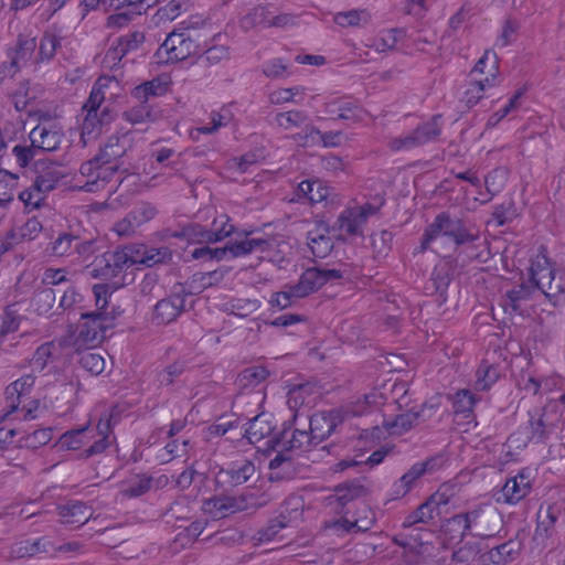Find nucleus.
Returning <instances> with one entry per match:
<instances>
[{
  "label": "nucleus",
  "mask_w": 565,
  "mask_h": 565,
  "mask_svg": "<svg viewBox=\"0 0 565 565\" xmlns=\"http://www.w3.org/2000/svg\"><path fill=\"white\" fill-rule=\"evenodd\" d=\"M61 163L54 160H36L34 170L38 173L33 184L20 192L19 199L25 206L39 209L45 200L46 193L53 191L65 173L57 168Z\"/></svg>",
  "instance_id": "nucleus-1"
},
{
  "label": "nucleus",
  "mask_w": 565,
  "mask_h": 565,
  "mask_svg": "<svg viewBox=\"0 0 565 565\" xmlns=\"http://www.w3.org/2000/svg\"><path fill=\"white\" fill-rule=\"evenodd\" d=\"M102 303H96L97 311L81 313L82 322L72 342L76 351L97 345L106 338V332L114 328L115 316L106 312V308L100 309Z\"/></svg>",
  "instance_id": "nucleus-2"
},
{
  "label": "nucleus",
  "mask_w": 565,
  "mask_h": 565,
  "mask_svg": "<svg viewBox=\"0 0 565 565\" xmlns=\"http://www.w3.org/2000/svg\"><path fill=\"white\" fill-rule=\"evenodd\" d=\"M200 44L191 36L188 29H175L170 32L152 56L153 63L166 65L183 61L200 54Z\"/></svg>",
  "instance_id": "nucleus-3"
},
{
  "label": "nucleus",
  "mask_w": 565,
  "mask_h": 565,
  "mask_svg": "<svg viewBox=\"0 0 565 565\" xmlns=\"http://www.w3.org/2000/svg\"><path fill=\"white\" fill-rule=\"evenodd\" d=\"M441 115H434L428 121L418 125L412 132L392 139L388 147L393 151L409 150L436 140L441 128L438 120Z\"/></svg>",
  "instance_id": "nucleus-4"
},
{
  "label": "nucleus",
  "mask_w": 565,
  "mask_h": 565,
  "mask_svg": "<svg viewBox=\"0 0 565 565\" xmlns=\"http://www.w3.org/2000/svg\"><path fill=\"white\" fill-rule=\"evenodd\" d=\"M190 288H192L191 285ZM192 294L194 292L191 289L188 290L184 285H175L169 297L156 303L152 320L157 324H168L174 321L184 310L185 297Z\"/></svg>",
  "instance_id": "nucleus-5"
},
{
  "label": "nucleus",
  "mask_w": 565,
  "mask_h": 565,
  "mask_svg": "<svg viewBox=\"0 0 565 565\" xmlns=\"http://www.w3.org/2000/svg\"><path fill=\"white\" fill-rule=\"evenodd\" d=\"M343 274L339 269H324L319 267L307 268L294 287V295L296 299L305 298L323 287L327 282L339 280Z\"/></svg>",
  "instance_id": "nucleus-6"
},
{
  "label": "nucleus",
  "mask_w": 565,
  "mask_h": 565,
  "mask_svg": "<svg viewBox=\"0 0 565 565\" xmlns=\"http://www.w3.org/2000/svg\"><path fill=\"white\" fill-rule=\"evenodd\" d=\"M532 280L539 290L554 305L565 301V273L555 268H543L532 273Z\"/></svg>",
  "instance_id": "nucleus-7"
},
{
  "label": "nucleus",
  "mask_w": 565,
  "mask_h": 565,
  "mask_svg": "<svg viewBox=\"0 0 565 565\" xmlns=\"http://www.w3.org/2000/svg\"><path fill=\"white\" fill-rule=\"evenodd\" d=\"M291 428L292 422H285L281 431L267 440V450H276L280 444H284V450L305 452L317 446L309 430L292 429L291 436L287 438V433Z\"/></svg>",
  "instance_id": "nucleus-8"
},
{
  "label": "nucleus",
  "mask_w": 565,
  "mask_h": 565,
  "mask_svg": "<svg viewBox=\"0 0 565 565\" xmlns=\"http://www.w3.org/2000/svg\"><path fill=\"white\" fill-rule=\"evenodd\" d=\"M256 497L254 493H243L241 495H214L210 498L205 505L214 518L222 519L236 512L255 508Z\"/></svg>",
  "instance_id": "nucleus-9"
},
{
  "label": "nucleus",
  "mask_w": 565,
  "mask_h": 565,
  "mask_svg": "<svg viewBox=\"0 0 565 565\" xmlns=\"http://www.w3.org/2000/svg\"><path fill=\"white\" fill-rule=\"evenodd\" d=\"M224 217V221L215 218L211 228L199 223L188 224V242L192 244H214L231 236L235 232V227L228 224L227 216Z\"/></svg>",
  "instance_id": "nucleus-10"
},
{
  "label": "nucleus",
  "mask_w": 565,
  "mask_h": 565,
  "mask_svg": "<svg viewBox=\"0 0 565 565\" xmlns=\"http://www.w3.org/2000/svg\"><path fill=\"white\" fill-rule=\"evenodd\" d=\"M36 45L35 36H28L20 33L17 38L15 45L7 50L9 62H2L3 67L9 70L11 74L19 73L22 66L33 56Z\"/></svg>",
  "instance_id": "nucleus-11"
},
{
  "label": "nucleus",
  "mask_w": 565,
  "mask_h": 565,
  "mask_svg": "<svg viewBox=\"0 0 565 565\" xmlns=\"http://www.w3.org/2000/svg\"><path fill=\"white\" fill-rule=\"evenodd\" d=\"M343 422L340 411L316 413L310 417L309 431L317 446L330 437Z\"/></svg>",
  "instance_id": "nucleus-12"
},
{
  "label": "nucleus",
  "mask_w": 565,
  "mask_h": 565,
  "mask_svg": "<svg viewBox=\"0 0 565 565\" xmlns=\"http://www.w3.org/2000/svg\"><path fill=\"white\" fill-rule=\"evenodd\" d=\"M562 515V509L557 504H541L537 511L536 529L533 540L537 544L545 542L555 533V525Z\"/></svg>",
  "instance_id": "nucleus-13"
},
{
  "label": "nucleus",
  "mask_w": 565,
  "mask_h": 565,
  "mask_svg": "<svg viewBox=\"0 0 565 565\" xmlns=\"http://www.w3.org/2000/svg\"><path fill=\"white\" fill-rule=\"evenodd\" d=\"M256 472L255 465L249 459H239L222 467L217 478L230 487H237L246 483Z\"/></svg>",
  "instance_id": "nucleus-14"
},
{
  "label": "nucleus",
  "mask_w": 565,
  "mask_h": 565,
  "mask_svg": "<svg viewBox=\"0 0 565 565\" xmlns=\"http://www.w3.org/2000/svg\"><path fill=\"white\" fill-rule=\"evenodd\" d=\"M110 78H98L89 93L88 99L83 106V109L87 111L86 117L84 119L83 129L88 134L93 132L95 129V119H97V111L100 108L102 103L105 99L104 88L107 87L108 83H110Z\"/></svg>",
  "instance_id": "nucleus-15"
},
{
  "label": "nucleus",
  "mask_w": 565,
  "mask_h": 565,
  "mask_svg": "<svg viewBox=\"0 0 565 565\" xmlns=\"http://www.w3.org/2000/svg\"><path fill=\"white\" fill-rule=\"evenodd\" d=\"M521 550V543L509 540L488 552L479 555L480 565H505L516 558Z\"/></svg>",
  "instance_id": "nucleus-16"
},
{
  "label": "nucleus",
  "mask_w": 565,
  "mask_h": 565,
  "mask_svg": "<svg viewBox=\"0 0 565 565\" xmlns=\"http://www.w3.org/2000/svg\"><path fill=\"white\" fill-rule=\"evenodd\" d=\"M92 507L83 501L71 500L65 504L57 507V514L63 524L78 527L88 522L93 515Z\"/></svg>",
  "instance_id": "nucleus-17"
},
{
  "label": "nucleus",
  "mask_w": 565,
  "mask_h": 565,
  "mask_svg": "<svg viewBox=\"0 0 565 565\" xmlns=\"http://www.w3.org/2000/svg\"><path fill=\"white\" fill-rule=\"evenodd\" d=\"M334 492L339 504L345 507L349 502L365 498L371 493L370 481L366 477L355 478L338 484Z\"/></svg>",
  "instance_id": "nucleus-18"
},
{
  "label": "nucleus",
  "mask_w": 565,
  "mask_h": 565,
  "mask_svg": "<svg viewBox=\"0 0 565 565\" xmlns=\"http://www.w3.org/2000/svg\"><path fill=\"white\" fill-rule=\"evenodd\" d=\"M29 137L38 151L52 152L60 148L64 134L60 129L39 125L32 129Z\"/></svg>",
  "instance_id": "nucleus-19"
},
{
  "label": "nucleus",
  "mask_w": 565,
  "mask_h": 565,
  "mask_svg": "<svg viewBox=\"0 0 565 565\" xmlns=\"http://www.w3.org/2000/svg\"><path fill=\"white\" fill-rule=\"evenodd\" d=\"M132 249V264L152 267L157 264L168 263L172 259V252L168 247L149 248L146 245H130Z\"/></svg>",
  "instance_id": "nucleus-20"
},
{
  "label": "nucleus",
  "mask_w": 565,
  "mask_h": 565,
  "mask_svg": "<svg viewBox=\"0 0 565 565\" xmlns=\"http://www.w3.org/2000/svg\"><path fill=\"white\" fill-rule=\"evenodd\" d=\"M536 289L537 287L531 276L527 281H523L511 290H508L502 300L504 311L510 313H520L521 301L530 299Z\"/></svg>",
  "instance_id": "nucleus-21"
},
{
  "label": "nucleus",
  "mask_w": 565,
  "mask_h": 565,
  "mask_svg": "<svg viewBox=\"0 0 565 565\" xmlns=\"http://www.w3.org/2000/svg\"><path fill=\"white\" fill-rule=\"evenodd\" d=\"M143 32L134 31L117 39V44L106 53V57L120 62L128 53L137 51L145 43Z\"/></svg>",
  "instance_id": "nucleus-22"
},
{
  "label": "nucleus",
  "mask_w": 565,
  "mask_h": 565,
  "mask_svg": "<svg viewBox=\"0 0 565 565\" xmlns=\"http://www.w3.org/2000/svg\"><path fill=\"white\" fill-rule=\"evenodd\" d=\"M275 429L274 417L269 413H260L248 419V427L245 429L244 437L250 444L260 441L269 436Z\"/></svg>",
  "instance_id": "nucleus-23"
},
{
  "label": "nucleus",
  "mask_w": 565,
  "mask_h": 565,
  "mask_svg": "<svg viewBox=\"0 0 565 565\" xmlns=\"http://www.w3.org/2000/svg\"><path fill=\"white\" fill-rule=\"evenodd\" d=\"M426 473L420 466L415 462L398 480L391 487V500H398L409 493L418 483L419 479Z\"/></svg>",
  "instance_id": "nucleus-24"
},
{
  "label": "nucleus",
  "mask_w": 565,
  "mask_h": 565,
  "mask_svg": "<svg viewBox=\"0 0 565 565\" xmlns=\"http://www.w3.org/2000/svg\"><path fill=\"white\" fill-rule=\"evenodd\" d=\"M362 225L364 224L360 222L356 209H347L338 216L335 224L330 230L333 233L338 231L339 234L335 235V238L344 241L345 238L342 236V233H345L348 236L362 235Z\"/></svg>",
  "instance_id": "nucleus-25"
},
{
  "label": "nucleus",
  "mask_w": 565,
  "mask_h": 565,
  "mask_svg": "<svg viewBox=\"0 0 565 565\" xmlns=\"http://www.w3.org/2000/svg\"><path fill=\"white\" fill-rule=\"evenodd\" d=\"M530 480L524 473H519L505 481L501 489L503 501L507 503H516L530 492Z\"/></svg>",
  "instance_id": "nucleus-26"
},
{
  "label": "nucleus",
  "mask_w": 565,
  "mask_h": 565,
  "mask_svg": "<svg viewBox=\"0 0 565 565\" xmlns=\"http://www.w3.org/2000/svg\"><path fill=\"white\" fill-rule=\"evenodd\" d=\"M423 411H416L414 408L396 415L392 419H385L383 425L386 430L393 435H403L415 427L419 420H422Z\"/></svg>",
  "instance_id": "nucleus-27"
},
{
  "label": "nucleus",
  "mask_w": 565,
  "mask_h": 565,
  "mask_svg": "<svg viewBox=\"0 0 565 565\" xmlns=\"http://www.w3.org/2000/svg\"><path fill=\"white\" fill-rule=\"evenodd\" d=\"M127 152L125 145L121 143V137L110 136L106 143L99 148L97 154L94 156V162L100 164L120 163L119 160Z\"/></svg>",
  "instance_id": "nucleus-28"
},
{
  "label": "nucleus",
  "mask_w": 565,
  "mask_h": 565,
  "mask_svg": "<svg viewBox=\"0 0 565 565\" xmlns=\"http://www.w3.org/2000/svg\"><path fill=\"white\" fill-rule=\"evenodd\" d=\"M169 81L163 76H157L143 82L131 90V95L138 102H148L150 97H160L168 92Z\"/></svg>",
  "instance_id": "nucleus-29"
},
{
  "label": "nucleus",
  "mask_w": 565,
  "mask_h": 565,
  "mask_svg": "<svg viewBox=\"0 0 565 565\" xmlns=\"http://www.w3.org/2000/svg\"><path fill=\"white\" fill-rule=\"evenodd\" d=\"M527 439L534 443H545L550 435L554 433L555 427L550 426L548 422L541 415L536 408L529 412Z\"/></svg>",
  "instance_id": "nucleus-30"
},
{
  "label": "nucleus",
  "mask_w": 565,
  "mask_h": 565,
  "mask_svg": "<svg viewBox=\"0 0 565 565\" xmlns=\"http://www.w3.org/2000/svg\"><path fill=\"white\" fill-rule=\"evenodd\" d=\"M270 375V371L263 365H253L244 369L236 379L239 391H252Z\"/></svg>",
  "instance_id": "nucleus-31"
},
{
  "label": "nucleus",
  "mask_w": 565,
  "mask_h": 565,
  "mask_svg": "<svg viewBox=\"0 0 565 565\" xmlns=\"http://www.w3.org/2000/svg\"><path fill=\"white\" fill-rule=\"evenodd\" d=\"M330 232V226L324 222H320L316 231L308 233L307 239L315 256L324 257L332 249L333 245L327 235Z\"/></svg>",
  "instance_id": "nucleus-32"
},
{
  "label": "nucleus",
  "mask_w": 565,
  "mask_h": 565,
  "mask_svg": "<svg viewBox=\"0 0 565 565\" xmlns=\"http://www.w3.org/2000/svg\"><path fill=\"white\" fill-rule=\"evenodd\" d=\"M435 498H428L424 503L418 505L414 511L408 513L403 521V527H412L417 523L427 524L435 515L439 514L436 510Z\"/></svg>",
  "instance_id": "nucleus-33"
},
{
  "label": "nucleus",
  "mask_w": 565,
  "mask_h": 565,
  "mask_svg": "<svg viewBox=\"0 0 565 565\" xmlns=\"http://www.w3.org/2000/svg\"><path fill=\"white\" fill-rule=\"evenodd\" d=\"M281 447L280 451L269 461L268 468L271 470L269 479L274 480H282L287 478L292 470V459L288 455L291 452L290 450H284V444L279 445Z\"/></svg>",
  "instance_id": "nucleus-34"
},
{
  "label": "nucleus",
  "mask_w": 565,
  "mask_h": 565,
  "mask_svg": "<svg viewBox=\"0 0 565 565\" xmlns=\"http://www.w3.org/2000/svg\"><path fill=\"white\" fill-rule=\"evenodd\" d=\"M281 447L280 451L269 461L268 468L271 470L269 479L274 480H282L287 478L292 470V459L288 455L291 452L290 450H284V444L279 445Z\"/></svg>",
  "instance_id": "nucleus-35"
},
{
  "label": "nucleus",
  "mask_w": 565,
  "mask_h": 565,
  "mask_svg": "<svg viewBox=\"0 0 565 565\" xmlns=\"http://www.w3.org/2000/svg\"><path fill=\"white\" fill-rule=\"evenodd\" d=\"M454 412L457 415H462V418L468 419L473 412V406L479 401L476 394L469 390H459L451 397Z\"/></svg>",
  "instance_id": "nucleus-36"
},
{
  "label": "nucleus",
  "mask_w": 565,
  "mask_h": 565,
  "mask_svg": "<svg viewBox=\"0 0 565 565\" xmlns=\"http://www.w3.org/2000/svg\"><path fill=\"white\" fill-rule=\"evenodd\" d=\"M110 418L100 419L97 425V431L99 439L94 441L88 448H86L79 456L82 458H89L92 456L102 454L109 446V433H110Z\"/></svg>",
  "instance_id": "nucleus-37"
},
{
  "label": "nucleus",
  "mask_w": 565,
  "mask_h": 565,
  "mask_svg": "<svg viewBox=\"0 0 565 565\" xmlns=\"http://www.w3.org/2000/svg\"><path fill=\"white\" fill-rule=\"evenodd\" d=\"M475 387L477 391H488L500 377V370L488 361H482L477 370Z\"/></svg>",
  "instance_id": "nucleus-38"
},
{
  "label": "nucleus",
  "mask_w": 565,
  "mask_h": 565,
  "mask_svg": "<svg viewBox=\"0 0 565 565\" xmlns=\"http://www.w3.org/2000/svg\"><path fill=\"white\" fill-rule=\"evenodd\" d=\"M481 237L480 232L476 226H467L462 220L457 224L452 232L447 237L454 244L459 247L466 244H472L479 241Z\"/></svg>",
  "instance_id": "nucleus-39"
},
{
  "label": "nucleus",
  "mask_w": 565,
  "mask_h": 565,
  "mask_svg": "<svg viewBox=\"0 0 565 565\" xmlns=\"http://www.w3.org/2000/svg\"><path fill=\"white\" fill-rule=\"evenodd\" d=\"M481 237L480 232L476 226H467L462 220L457 224L452 232L447 237L454 244L459 247L466 244H472L479 241Z\"/></svg>",
  "instance_id": "nucleus-40"
},
{
  "label": "nucleus",
  "mask_w": 565,
  "mask_h": 565,
  "mask_svg": "<svg viewBox=\"0 0 565 565\" xmlns=\"http://www.w3.org/2000/svg\"><path fill=\"white\" fill-rule=\"evenodd\" d=\"M298 193L311 203H319L328 198L329 189L319 180H303L298 184Z\"/></svg>",
  "instance_id": "nucleus-41"
},
{
  "label": "nucleus",
  "mask_w": 565,
  "mask_h": 565,
  "mask_svg": "<svg viewBox=\"0 0 565 565\" xmlns=\"http://www.w3.org/2000/svg\"><path fill=\"white\" fill-rule=\"evenodd\" d=\"M269 15L270 12L265 6H257L242 17L239 21L241 28L245 31L256 26L269 28Z\"/></svg>",
  "instance_id": "nucleus-42"
},
{
  "label": "nucleus",
  "mask_w": 565,
  "mask_h": 565,
  "mask_svg": "<svg viewBox=\"0 0 565 565\" xmlns=\"http://www.w3.org/2000/svg\"><path fill=\"white\" fill-rule=\"evenodd\" d=\"M111 265V262H108L106 255L103 254L100 257H96L90 265L86 266L85 271L92 278L109 280L118 276Z\"/></svg>",
  "instance_id": "nucleus-43"
},
{
  "label": "nucleus",
  "mask_w": 565,
  "mask_h": 565,
  "mask_svg": "<svg viewBox=\"0 0 565 565\" xmlns=\"http://www.w3.org/2000/svg\"><path fill=\"white\" fill-rule=\"evenodd\" d=\"M135 277L132 274H125L122 276V281L120 285L114 282V284H96L93 286V294L95 296L96 303L99 305L100 301H103L100 309L107 308L108 306V297L111 295L113 291L118 289L121 286L130 285L134 281Z\"/></svg>",
  "instance_id": "nucleus-44"
},
{
  "label": "nucleus",
  "mask_w": 565,
  "mask_h": 565,
  "mask_svg": "<svg viewBox=\"0 0 565 565\" xmlns=\"http://www.w3.org/2000/svg\"><path fill=\"white\" fill-rule=\"evenodd\" d=\"M132 249L130 245H125L121 247H117L115 250H108L104 253L108 259L111 262V266L115 268L117 275L127 268L134 266L132 264Z\"/></svg>",
  "instance_id": "nucleus-45"
},
{
  "label": "nucleus",
  "mask_w": 565,
  "mask_h": 565,
  "mask_svg": "<svg viewBox=\"0 0 565 565\" xmlns=\"http://www.w3.org/2000/svg\"><path fill=\"white\" fill-rule=\"evenodd\" d=\"M122 117L130 124H143L157 119V113L148 102H139V105L131 107L122 114Z\"/></svg>",
  "instance_id": "nucleus-46"
},
{
  "label": "nucleus",
  "mask_w": 565,
  "mask_h": 565,
  "mask_svg": "<svg viewBox=\"0 0 565 565\" xmlns=\"http://www.w3.org/2000/svg\"><path fill=\"white\" fill-rule=\"evenodd\" d=\"M56 347L53 342H45L41 344L30 359V366L33 372H42L47 364L53 360Z\"/></svg>",
  "instance_id": "nucleus-47"
},
{
  "label": "nucleus",
  "mask_w": 565,
  "mask_h": 565,
  "mask_svg": "<svg viewBox=\"0 0 565 565\" xmlns=\"http://www.w3.org/2000/svg\"><path fill=\"white\" fill-rule=\"evenodd\" d=\"M121 169V163L115 164H98L97 172L94 180H87L84 189L88 192H94L99 189V182L105 185L111 180L114 174Z\"/></svg>",
  "instance_id": "nucleus-48"
},
{
  "label": "nucleus",
  "mask_w": 565,
  "mask_h": 565,
  "mask_svg": "<svg viewBox=\"0 0 565 565\" xmlns=\"http://www.w3.org/2000/svg\"><path fill=\"white\" fill-rule=\"evenodd\" d=\"M60 45L61 40L58 36L51 33H44L40 41L39 53L35 63L51 61L54 57L56 50Z\"/></svg>",
  "instance_id": "nucleus-49"
},
{
  "label": "nucleus",
  "mask_w": 565,
  "mask_h": 565,
  "mask_svg": "<svg viewBox=\"0 0 565 565\" xmlns=\"http://www.w3.org/2000/svg\"><path fill=\"white\" fill-rule=\"evenodd\" d=\"M459 222L460 218L451 217L449 212H440L435 216L429 226L437 237L439 235L448 237Z\"/></svg>",
  "instance_id": "nucleus-50"
},
{
  "label": "nucleus",
  "mask_w": 565,
  "mask_h": 565,
  "mask_svg": "<svg viewBox=\"0 0 565 565\" xmlns=\"http://www.w3.org/2000/svg\"><path fill=\"white\" fill-rule=\"evenodd\" d=\"M441 532L448 540H459L462 541L465 536L468 535L469 530L463 526L458 514H455L445 520L441 525Z\"/></svg>",
  "instance_id": "nucleus-51"
},
{
  "label": "nucleus",
  "mask_w": 565,
  "mask_h": 565,
  "mask_svg": "<svg viewBox=\"0 0 565 565\" xmlns=\"http://www.w3.org/2000/svg\"><path fill=\"white\" fill-rule=\"evenodd\" d=\"M330 114H337L333 120L342 119L353 122L362 118V108L354 102H340L337 109H329Z\"/></svg>",
  "instance_id": "nucleus-52"
},
{
  "label": "nucleus",
  "mask_w": 565,
  "mask_h": 565,
  "mask_svg": "<svg viewBox=\"0 0 565 565\" xmlns=\"http://www.w3.org/2000/svg\"><path fill=\"white\" fill-rule=\"evenodd\" d=\"M370 19V14L365 10H350L344 12H339L334 15V22L342 26H358L362 22L367 23Z\"/></svg>",
  "instance_id": "nucleus-53"
},
{
  "label": "nucleus",
  "mask_w": 565,
  "mask_h": 565,
  "mask_svg": "<svg viewBox=\"0 0 565 565\" xmlns=\"http://www.w3.org/2000/svg\"><path fill=\"white\" fill-rule=\"evenodd\" d=\"M78 364L92 375H99L105 369L104 358L98 353L89 351L79 353Z\"/></svg>",
  "instance_id": "nucleus-54"
},
{
  "label": "nucleus",
  "mask_w": 565,
  "mask_h": 565,
  "mask_svg": "<svg viewBox=\"0 0 565 565\" xmlns=\"http://www.w3.org/2000/svg\"><path fill=\"white\" fill-rule=\"evenodd\" d=\"M308 120V116L305 111L301 110H289L284 113H278L276 115V122L277 125L288 130L292 127H299Z\"/></svg>",
  "instance_id": "nucleus-55"
},
{
  "label": "nucleus",
  "mask_w": 565,
  "mask_h": 565,
  "mask_svg": "<svg viewBox=\"0 0 565 565\" xmlns=\"http://www.w3.org/2000/svg\"><path fill=\"white\" fill-rule=\"evenodd\" d=\"M393 233L387 230H382L371 236V244L374 253L379 257H386L392 249Z\"/></svg>",
  "instance_id": "nucleus-56"
},
{
  "label": "nucleus",
  "mask_w": 565,
  "mask_h": 565,
  "mask_svg": "<svg viewBox=\"0 0 565 565\" xmlns=\"http://www.w3.org/2000/svg\"><path fill=\"white\" fill-rule=\"evenodd\" d=\"M507 179V171L503 169H494L489 172L484 179L487 192L490 196L483 201L489 202L495 194H498L504 185Z\"/></svg>",
  "instance_id": "nucleus-57"
},
{
  "label": "nucleus",
  "mask_w": 565,
  "mask_h": 565,
  "mask_svg": "<svg viewBox=\"0 0 565 565\" xmlns=\"http://www.w3.org/2000/svg\"><path fill=\"white\" fill-rule=\"evenodd\" d=\"M525 93V87L518 89L509 103L499 111L492 114L487 122V128L495 127L505 116L519 107V100Z\"/></svg>",
  "instance_id": "nucleus-58"
},
{
  "label": "nucleus",
  "mask_w": 565,
  "mask_h": 565,
  "mask_svg": "<svg viewBox=\"0 0 565 565\" xmlns=\"http://www.w3.org/2000/svg\"><path fill=\"white\" fill-rule=\"evenodd\" d=\"M22 317L19 315L15 305H9L0 315V326L6 334L15 332L21 322Z\"/></svg>",
  "instance_id": "nucleus-59"
},
{
  "label": "nucleus",
  "mask_w": 565,
  "mask_h": 565,
  "mask_svg": "<svg viewBox=\"0 0 565 565\" xmlns=\"http://www.w3.org/2000/svg\"><path fill=\"white\" fill-rule=\"evenodd\" d=\"M320 130L310 125H305L302 131L292 136L294 141L300 147H313L319 145Z\"/></svg>",
  "instance_id": "nucleus-60"
},
{
  "label": "nucleus",
  "mask_w": 565,
  "mask_h": 565,
  "mask_svg": "<svg viewBox=\"0 0 565 565\" xmlns=\"http://www.w3.org/2000/svg\"><path fill=\"white\" fill-rule=\"evenodd\" d=\"M55 290L52 287L38 288L33 295V301L38 305V310L47 312L55 302Z\"/></svg>",
  "instance_id": "nucleus-61"
},
{
  "label": "nucleus",
  "mask_w": 565,
  "mask_h": 565,
  "mask_svg": "<svg viewBox=\"0 0 565 565\" xmlns=\"http://www.w3.org/2000/svg\"><path fill=\"white\" fill-rule=\"evenodd\" d=\"M294 299H296V295H294V287L291 284H288L284 287V290L271 295L269 303L273 308L282 310L290 307Z\"/></svg>",
  "instance_id": "nucleus-62"
},
{
  "label": "nucleus",
  "mask_w": 565,
  "mask_h": 565,
  "mask_svg": "<svg viewBox=\"0 0 565 565\" xmlns=\"http://www.w3.org/2000/svg\"><path fill=\"white\" fill-rule=\"evenodd\" d=\"M77 241H79V238L71 233H61L58 237L51 243V252L55 256H64L71 250L73 242Z\"/></svg>",
  "instance_id": "nucleus-63"
},
{
  "label": "nucleus",
  "mask_w": 565,
  "mask_h": 565,
  "mask_svg": "<svg viewBox=\"0 0 565 565\" xmlns=\"http://www.w3.org/2000/svg\"><path fill=\"white\" fill-rule=\"evenodd\" d=\"M480 554V548L477 543H466L458 550L454 551L451 558L458 563H469L476 559Z\"/></svg>",
  "instance_id": "nucleus-64"
}]
</instances>
